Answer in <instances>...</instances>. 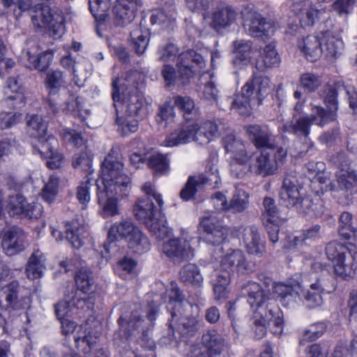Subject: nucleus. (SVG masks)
<instances>
[{
  "label": "nucleus",
  "instance_id": "obj_1",
  "mask_svg": "<svg viewBox=\"0 0 357 357\" xmlns=\"http://www.w3.org/2000/svg\"><path fill=\"white\" fill-rule=\"evenodd\" d=\"M301 190L302 188L298 185L294 178L291 176H286L280 191V201L282 204L288 208L294 207L304 215H321L324 212L322 202L317 199L313 202L310 197L305 196Z\"/></svg>",
  "mask_w": 357,
  "mask_h": 357
},
{
  "label": "nucleus",
  "instance_id": "obj_2",
  "mask_svg": "<svg viewBox=\"0 0 357 357\" xmlns=\"http://www.w3.org/2000/svg\"><path fill=\"white\" fill-rule=\"evenodd\" d=\"M271 91V82L265 75L253 73L252 78L242 87L241 94L236 96L231 103V109L241 115H248L252 105H259Z\"/></svg>",
  "mask_w": 357,
  "mask_h": 357
},
{
  "label": "nucleus",
  "instance_id": "obj_3",
  "mask_svg": "<svg viewBox=\"0 0 357 357\" xmlns=\"http://www.w3.org/2000/svg\"><path fill=\"white\" fill-rule=\"evenodd\" d=\"M327 258L333 264L334 273L344 280L354 278L357 268V247L337 241L328 243L326 247Z\"/></svg>",
  "mask_w": 357,
  "mask_h": 357
},
{
  "label": "nucleus",
  "instance_id": "obj_4",
  "mask_svg": "<svg viewBox=\"0 0 357 357\" xmlns=\"http://www.w3.org/2000/svg\"><path fill=\"white\" fill-rule=\"evenodd\" d=\"M204 58L195 50H189L178 55L177 71L169 64L164 65L161 71L167 86L185 84L195 73V65L202 66Z\"/></svg>",
  "mask_w": 357,
  "mask_h": 357
},
{
  "label": "nucleus",
  "instance_id": "obj_5",
  "mask_svg": "<svg viewBox=\"0 0 357 357\" xmlns=\"http://www.w3.org/2000/svg\"><path fill=\"white\" fill-rule=\"evenodd\" d=\"M312 114L311 115H304L299 118H292L291 122L284 124L282 130L284 132H289L296 135L298 137H303L305 139L304 148L301 152H307L313 146V143L309 138L310 133V127L313 123L319 126H323L331 121L333 119V114H328L323 107L317 105H310Z\"/></svg>",
  "mask_w": 357,
  "mask_h": 357
},
{
  "label": "nucleus",
  "instance_id": "obj_6",
  "mask_svg": "<svg viewBox=\"0 0 357 357\" xmlns=\"http://www.w3.org/2000/svg\"><path fill=\"white\" fill-rule=\"evenodd\" d=\"M137 72L129 73L120 83L121 86L122 106L128 116L144 118L149 113L151 102H148L137 91Z\"/></svg>",
  "mask_w": 357,
  "mask_h": 357
},
{
  "label": "nucleus",
  "instance_id": "obj_7",
  "mask_svg": "<svg viewBox=\"0 0 357 357\" xmlns=\"http://www.w3.org/2000/svg\"><path fill=\"white\" fill-rule=\"evenodd\" d=\"M101 187L119 188L121 195H126L130 190V178L123 173V164L114 150L105 157L101 166Z\"/></svg>",
  "mask_w": 357,
  "mask_h": 357
},
{
  "label": "nucleus",
  "instance_id": "obj_8",
  "mask_svg": "<svg viewBox=\"0 0 357 357\" xmlns=\"http://www.w3.org/2000/svg\"><path fill=\"white\" fill-rule=\"evenodd\" d=\"M145 197L139 199L135 203L133 211L136 218L145 225L160 215L163 205L161 195L155 191L152 184L145 183L142 187Z\"/></svg>",
  "mask_w": 357,
  "mask_h": 357
},
{
  "label": "nucleus",
  "instance_id": "obj_9",
  "mask_svg": "<svg viewBox=\"0 0 357 357\" xmlns=\"http://www.w3.org/2000/svg\"><path fill=\"white\" fill-rule=\"evenodd\" d=\"M224 148L227 153H231L230 171L236 178H242L246 174L245 166L252 162L253 153L247 151L245 144L230 133L222 139Z\"/></svg>",
  "mask_w": 357,
  "mask_h": 357
},
{
  "label": "nucleus",
  "instance_id": "obj_10",
  "mask_svg": "<svg viewBox=\"0 0 357 357\" xmlns=\"http://www.w3.org/2000/svg\"><path fill=\"white\" fill-rule=\"evenodd\" d=\"M31 17L36 29L48 28L55 38H59L64 33V17L53 11L48 6L36 5L31 8Z\"/></svg>",
  "mask_w": 357,
  "mask_h": 357
},
{
  "label": "nucleus",
  "instance_id": "obj_11",
  "mask_svg": "<svg viewBox=\"0 0 357 357\" xmlns=\"http://www.w3.org/2000/svg\"><path fill=\"white\" fill-rule=\"evenodd\" d=\"M312 271L315 281L311 282L304 296L307 305L315 307L323 303L322 294L329 284L331 266L326 263L314 261L312 264Z\"/></svg>",
  "mask_w": 357,
  "mask_h": 357
},
{
  "label": "nucleus",
  "instance_id": "obj_12",
  "mask_svg": "<svg viewBox=\"0 0 357 357\" xmlns=\"http://www.w3.org/2000/svg\"><path fill=\"white\" fill-rule=\"evenodd\" d=\"M241 17L244 26L248 29L250 35L253 37L270 36L275 30L274 23L262 17L254 11L250 5H245L241 10Z\"/></svg>",
  "mask_w": 357,
  "mask_h": 357
},
{
  "label": "nucleus",
  "instance_id": "obj_13",
  "mask_svg": "<svg viewBox=\"0 0 357 357\" xmlns=\"http://www.w3.org/2000/svg\"><path fill=\"white\" fill-rule=\"evenodd\" d=\"M97 196L100 206V213L103 218L112 217L119 214L118 206L119 200L127 197L130 192L126 195H121L119 188H102L97 181Z\"/></svg>",
  "mask_w": 357,
  "mask_h": 357
},
{
  "label": "nucleus",
  "instance_id": "obj_14",
  "mask_svg": "<svg viewBox=\"0 0 357 357\" xmlns=\"http://www.w3.org/2000/svg\"><path fill=\"white\" fill-rule=\"evenodd\" d=\"M292 12L299 17L302 26L313 25L318 20L326 15V8L314 6L310 0H292Z\"/></svg>",
  "mask_w": 357,
  "mask_h": 357
},
{
  "label": "nucleus",
  "instance_id": "obj_15",
  "mask_svg": "<svg viewBox=\"0 0 357 357\" xmlns=\"http://www.w3.org/2000/svg\"><path fill=\"white\" fill-rule=\"evenodd\" d=\"M234 57L232 66L237 70H242L254 63L258 54V49L252 42L246 40H236L232 43Z\"/></svg>",
  "mask_w": 357,
  "mask_h": 357
},
{
  "label": "nucleus",
  "instance_id": "obj_16",
  "mask_svg": "<svg viewBox=\"0 0 357 357\" xmlns=\"http://www.w3.org/2000/svg\"><path fill=\"white\" fill-rule=\"evenodd\" d=\"M222 273H245L251 271L250 265L243 251L240 249H229L222 257L220 269Z\"/></svg>",
  "mask_w": 357,
  "mask_h": 357
},
{
  "label": "nucleus",
  "instance_id": "obj_17",
  "mask_svg": "<svg viewBox=\"0 0 357 357\" xmlns=\"http://www.w3.org/2000/svg\"><path fill=\"white\" fill-rule=\"evenodd\" d=\"M192 238H176L162 245V252L174 263H181L194 257V250L190 241Z\"/></svg>",
  "mask_w": 357,
  "mask_h": 357
},
{
  "label": "nucleus",
  "instance_id": "obj_18",
  "mask_svg": "<svg viewBox=\"0 0 357 357\" xmlns=\"http://www.w3.org/2000/svg\"><path fill=\"white\" fill-rule=\"evenodd\" d=\"M272 149H261L253 153L252 162L248 165V171L257 176L264 177L277 173L276 162L272 158Z\"/></svg>",
  "mask_w": 357,
  "mask_h": 357
},
{
  "label": "nucleus",
  "instance_id": "obj_19",
  "mask_svg": "<svg viewBox=\"0 0 357 357\" xmlns=\"http://www.w3.org/2000/svg\"><path fill=\"white\" fill-rule=\"evenodd\" d=\"M200 225L204 230V239L207 243L220 244L227 236L228 231L222 221L214 215L202 218Z\"/></svg>",
  "mask_w": 357,
  "mask_h": 357
},
{
  "label": "nucleus",
  "instance_id": "obj_20",
  "mask_svg": "<svg viewBox=\"0 0 357 357\" xmlns=\"http://www.w3.org/2000/svg\"><path fill=\"white\" fill-rule=\"evenodd\" d=\"M142 6V0H116L112 9L114 22L120 26L130 24Z\"/></svg>",
  "mask_w": 357,
  "mask_h": 357
},
{
  "label": "nucleus",
  "instance_id": "obj_21",
  "mask_svg": "<svg viewBox=\"0 0 357 357\" xmlns=\"http://www.w3.org/2000/svg\"><path fill=\"white\" fill-rule=\"evenodd\" d=\"M244 129L248 139L257 149H272L274 147L273 135L267 126L254 124L245 126Z\"/></svg>",
  "mask_w": 357,
  "mask_h": 357
},
{
  "label": "nucleus",
  "instance_id": "obj_22",
  "mask_svg": "<svg viewBox=\"0 0 357 357\" xmlns=\"http://www.w3.org/2000/svg\"><path fill=\"white\" fill-rule=\"evenodd\" d=\"M24 232L19 227H13L5 231L1 244L6 254L12 256L22 251L24 248Z\"/></svg>",
  "mask_w": 357,
  "mask_h": 357
},
{
  "label": "nucleus",
  "instance_id": "obj_23",
  "mask_svg": "<svg viewBox=\"0 0 357 357\" xmlns=\"http://www.w3.org/2000/svg\"><path fill=\"white\" fill-rule=\"evenodd\" d=\"M243 241L249 254L261 257L266 251L265 242L261 239L258 227L251 225L245 227L243 232Z\"/></svg>",
  "mask_w": 357,
  "mask_h": 357
},
{
  "label": "nucleus",
  "instance_id": "obj_24",
  "mask_svg": "<svg viewBox=\"0 0 357 357\" xmlns=\"http://www.w3.org/2000/svg\"><path fill=\"white\" fill-rule=\"evenodd\" d=\"M98 333L89 330L87 324L80 325L74 336L76 347L84 354H89L95 349L98 342Z\"/></svg>",
  "mask_w": 357,
  "mask_h": 357
},
{
  "label": "nucleus",
  "instance_id": "obj_25",
  "mask_svg": "<svg viewBox=\"0 0 357 357\" xmlns=\"http://www.w3.org/2000/svg\"><path fill=\"white\" fill-rule=\"evenodd\" d=\"M257 56L254 67L260 72L278 66L280 62V56L273 44H268L261 51H258Z\"/></svg>",
  "mask_w": 357,
  "mask_h": 357
},
{
  "label": "nucleus",
  "instance_id": "obj_26",
  "mask_svg": "<svg viewBox=\"0 0 357 357\" xmlns=\"http://www.w3.org/2000/svg\"><path fill=\"white\" fill-rule=\"evenodd\" d=\"M321 42L323 53L328 60L333 61L342 54L344 43L338 35L327 31L323 33Z\"/></svg>",
  "mask_w": 357,
  "mask_h": 357
},
{
  "label": "nucleus",
  "instance_id": "obj_27",
  "mask_svg": "<svg viewBox=\"0 0 357 357\" xmlns=\"http://www.w3.org/2000/svg\"><path fill=\"white\" fill-rule=\"evenodd\" d=\"M196 126L193 124L183 126L172 132L162 142V145L166 147H173L195 142Z\"/></svg>",
  "mask_w": 357,
  "mask_h": 357
},
{
  "label": "nucleus",
  "instance_id": "obj_28",
  "mask_svg": "<svg viewBox=\"0 0 357 357\" xmlns=\"http://www.w3.org/2000/svg\"><path fill=\"white\" fill-rule=\"evenodd\" d=\"M137 229L138 227L131 219H123L111 226L107 233V241L112 243L116 242L119 238H121L128 241Z\"/></svg>",
  "mask_w": 357,
  "mask_h": 357
},
{
  "label": "nucleus",
  "instance_id": "obj_29",
  "mask_svg": "<svg viewBox=\"0 0 357 357\" xmlns=\"http://www.w3.org/2000/svg\"><path fill=\"white\" fill-rule=\"evenodd\" d=\"M242 294L248 297L252 308L261 307L269 299V293L257 282H248L242 289Z\"/></svg>",
  "mask_w": 357,
  "mask_h": 357
},
{
  "label": "nucleus",
  "instance_id": "obj_30",
  "mask_svg": "<svg viewBox=\"0 0 357 357\" xmlns=\"http://www.w3.org/2000/svg\"><path fill=\"white\" fill-rule=\"evenodd\" d=\"M176 17V11L174 2L172 0H168L161 8L153 10L151 22L152 24L167 27L174 22Z\"/></svg>",
  "mask_w": 357,
  "mask_h": 357
},
{
  "label": "nucleus",
  "instance_id": "obj_31",
  "mask_svg": "<svg viewBox=\"0 0 357 357\" xmlns=\"http://www.w3.org/2000/svg\"><path fill=\"white\" fill-rule=\"evenodd\" d=\"M144 320L141 319L138 312H133L131 316L127 319L121 317L119 319V330L116 333L122 339H128L132 335H134L135 331L139 333L140 331H144L143 324Z\"/></svg>",
  "mask_w": 357,
  "mask_h": 357
},
{
  "label": "nucleus",
  "instance_id": "obj_32",
  "mask_svg": "<svg viewBox=\"0 0 357 357\" xmlns=\"http://www.w3.org/2000/svg\"><path fill=\"white\" fill-rule=\"evenodd\" d=\"M201 344L210 356L220 355L227 347L224 339L213 329L204 333Z\"/></svg>",
  "mask_w": 357,
  "mask_h": 357
},
{
  "label": "nucleus",
  "instance_id": "obj_33",
  "mask_svg": "<svg viewBox=\"0 0 357 357\" xmlns=\"http://www.w3.org/2000/svg\"><path fill=\"white\" fill-rule=\"evenodd\" d=\"M340 87L341 85L336 82L327 83L321 90V96L328 108L326 112L328 114H333L331 121H334L336 117L335 112L338 109L337 96Z\"/></svg>",
  "mask_w": 357,
  "mask_h": 357
},
{
  "label": "nucleus",
  "instance_id": "obj_34",
  "mask_svg": "<svg viewBox=\"0 0 357 357\" xmlns=\"http://www.w3.org/2000/svg\"><path fill=\"white\" fill-rule=\"evenodd\" d=\"M322 42L315 36H308L298 43V47L306 59L310 61H316L323 53Z\"/></svg>",
  "mask_w": 357,
  "mask_h": 357
},
{
  "label": "nucleus",
  "instance_id": "obj_35",
  "mask_svg": "<svg viewBox=\"0 0 357 357\" xmlns=\"http://www.w3.org/2000/svg\"><path fill=\"white\" fill-rule=\"evenodd\" d=\"M47 258L45 255L40 250H35L30 256L26 273L27 277L31 280H36L40 278L46 268Z\"/></svg>",
  "mask_w": 357,
  "mask_h": 357
},
{
  "label": "nucleus",
  "instance_id": "obj_36",
  "mask_svg": "<svg viewBox=\"0 0 357 357\" xmlns=\"http://www.w3.org/2000/svg\"><path fill=\"white\" fill-rule=\"evenodd\" d=\"M236 16L237 13L231 6H221L213 13L212 24L216 29L227 27L235 22Z\"/></svg>",
  "mask_w": 357,
  "mask_h": 357
},
{
  "label": "nucleus",
  "instance_id": "obj_37",
  "mask_svg": "<svg viewBox=\"0 0 357 357\" xmlns=\"http://www.w3.org/2000/svg\"><path fill=\"white\" fill-rule=\"evenodd\" d=\"M66 238L71 245L78 249L83 245V238L86 233L84 225L77 219L66 223Z\"/></svg>",
  "mask_w": 357,
  "mask_h": 357
},
{
  "label": "nucleus",
  "instance_id": "obj_38",
  "mask_svg": "<svg viewBox=\"0 0 357 357\" xmlns=\"http://www.w3.org/2000/svg\"><path fill=\"white\" fill-rule=\"evenodd\" d=\"M193 125L196 126L195 142L199 144H207L219 135L218 126L212 121H206L200 126Z\"/></svg>",
  "mask_w": 357,
  "mask_h": 357
},
{
  "label": "nucleus",
  "instance_id": "obj_39",
  "mask_svg": "<svg viewBox=\"0 0 357 357\" xmlns=\"http://www.w3.org/2000/svg\"><path fill=\"white\" fill-rule=\"evenodd\" d=\"M93 303L89 301L86 297L73 298L70 302L61 301L55 305V314L59 319L63 320L68 314L71 306H76L78 309L83 310L91 309Z\"/></svg>",
  "mask_w": 357,
  "mask_h": 357
},
{
  "label": "nucleus",
  "instance_id": "obj_40",
  "mask_svg": "<svg viewBox=\"0 0 357 357\" xmlns=\"http://www.w3.org/2000/svg\"><path fill=\"white\" fill-rule=\"evenodd\" d=\"M179 277L183 283L196 287H199L203 282L200 271L194 264L185 265L180 271Z\"/></svg>",
  "mask_w": 357,
  "mask_h": 357
},
{
  "label": "nucleus",
  "instance_id": "obj_41",
  "mask_svg": "<svg viewBox=\"0 0 357 357\" xmlns=\"http://www.w3.org/2000/svg\"><path fill=\"white\" fill-rule=\"evenodd\" d=\"M75 283L77 289L84 294L93 292L94 280L90 269L82 267L76 273Z\"/></svg>",
  "mask_w": 357,
  "mask_h": 357
},
{
  "label": "nucleus",
  "instance_id": "obj_42",
  "mask_svg": "<svg viewBox=\"0 0 357 357\" xmlns=\"http://www.w3.org/2000/svg\"><path fill=\"white\" fill-rule=\"evenodd\" d=\"M36 138L37 142L33 145L34 152L40 153L43 158L57 149L59 146L57 139L52 135H36Z\"/></svg>",
  "mask_w": 357,
  "mask_h": 357
},
{
  "label": "nucleus",
  "instance_id": "obj_43",
  "mask_svg": "<svg viewBox=\"0 0 357 357\" xmlns=\"http://www.w3.org/2000/svg\"><path fill=\"white\" fill-rule=\"evenodd\" d=\"M127 242L129 248L139 255L148 252L151 248L148 237L139 228Z\"/></svg>",
  "mask_w": 357,
  "mask_h": 357
},
{
  "label": "nucleus",
  "instance_id": "obj_44",
  "mask_svg": "<svg viewBox=\"0 0 357 357\" xmlns=\"http://www.w3.org/2000/svg\"><path fill=\"white\" fill-rule=\"evenodd\" d=\"M336 181L340 189L349 190L357 186V174L353 169L342 168L336 173Z\"/></svg>",
  "mask_w": 357,
  "mask_h": 357
},
{
  "label": "nucleus",
  "instance_id": "obj_45",
  "mask_svg": "<svg viewBox=\"0 0 357 357\" xmlns=\"http://www.w3.org/2000/svg\"><path fill=\"white\" fill-rule=\"evenodd\" d=\"M146 226L149 231L159 239H164L169 236L172 233V229L167 227V221L161 214L152 220V221Z\"/></svg>",
  "mask_w": 357,
  "mask_h": 357
},
{
  "label": "nucleus",
  "instance_id": "obj_46",
  "mask_svg": "<svg viewBox=\"0 0 357 357\" xmlns=\"http://www.w3.org/2000/svg\"><path fill=\"white\" fill-rule=\"evenodd\" d=\"M130 39L132 48L136 54H142L149 43V37L148 33L143 32L141 28L136 26L130 31Z\"/></svg>",
  "mask_w": 357,
  "mask_h": 357
},
{
  "label": "nucleus",
  "instance_id": "obj_47",
  "mask_svg": "<svg viewBox=\"0 0 357 357\" xmlns=\"http://www.w3.org/2000/svg\"><path fill=\"white\" fill-rule=\"evenodd\" d=\"M111 0H89L90 10L97 21L105 22L109 18L108 10Z\"/></svg>",
  "mask_w": 357,
  "mask_h": 357
},
{
  "label": "nucleus",
  "instance_id": "obj_48",
  "mask_svg": "<svg viewBox=\"0 0 357 357\" xmlns=\"http://www.w3.org/2000/svg\"><path fill=\"white\" fill-rule=\"evenodd\" d=\"M352 215L349 212H343L339 218V235L346 239H350L357 232V228L353 226Z\"/></svg>",
  "mask_w": 357,
  "mask_h": 357
},
{
  "label": "nucleus",
  "instance_id": "obj_49",
  "mask_svg": "<svg viewBox=\"0 0 357 357\" xmlns=\"http://www.w3.org/2000/svg\"><path fill=\"white\" fill-rule=\"evenodd\" d=\"M46 88L50 95H56L61 88L66 86L63 74L59 70H53L47 75Z\"/></svg>",
  "mask_w": 357,
  "mask_h": 357
},
{
  "label": "nucleus",
  "instance_id": "obj_50",
  "mask_svg": "<svg viewBox=\"0 0 357 357\" xmlns=\"http://www.w3.org/2000/svg\"><path fill=\"white\" fill-rule=\"evenodd\" d=\"M299 83L302 89L307 93L316 91L322 84V77L313 73H305L301 75Z\"/></svg>",
  "mask_w": 357,
  "mask_h": 357
},
{
  "label": "nucleus",
  "instance_id": "obj_51",
  "mask_svg": "<svg viewBox=\"0 0 357 357\" xmlns=\"http://www.w3.org/2000/svg\"><path fill=\"white\" fill-rule=\"evenodd\" d=\"M195 176L202 186L208 185L213 188H218L221 183L219 171L218 168L213 165L210 166L204 173Z\"/></svg>",
  "mask_w": 357,
  "mask_h": 357
},
{
  "label": "nucleus",
  "instance_id": "obj_52",
  "mask_svg": "<svg viewBox=\"0 0 357 357\" xmlns=\"http://www.w3.org/2000/svg\"><path fill=\"white\" fill-rule=\"evenodd\" d=\"M215 279L213 280V291L215 299L220 301L227 296V287L230 282L229 274H224L221 271H218L215 275Z\"/></svg>",
  "mask_w": 357,
  "mask_h": 357
},
{
  "label": "nucleus",
  "instance_id": "obj_53",
  "mask_svg": "<svg viewBox=\"0 0 357 357\" xmlns=\"http://www.w3.org/2000/svg\"><path fill=\"white\" fill-rule=\"evenodd\" d=\"M249 204V195L245 190L236 188L235 193L229 202V209L235 212L244 211Z\"/></svg>",
  "mask_w": 357,
  "mask_h": 357
},
{
  "label": "nucleus",
  "instance_id": "obj_54",
  "mask_svg": "<svg viewBox=\"0 0 357 357\" xmlns=\"http://www.w3.org/2000/svg\"><path fill=\"white\" fill-rule=\"evenodd\" d=\"M26 204L25 198L20 195H10L6 205V210L10 216L22 215Z\"/></svg>",
  "mask_w": 357,
  "mask_h": 357
},
{
  "label": "nucleus",
  "instance_id": "obj_55",
  "mask_svg": "<svg viewBox=\"0 0 357 357\" xmlns=\"http://www.w3.org/2000/svg\"><path fill=\"white\" fill-rule=\"evenodd\" d=\"M73 166L75 169H79L91 174L93 170L92 167V157L89 152L87 151H82L79 153L75 154L73 160Z\"/></svg>",
  "mask_w": 357,
  "mask_h": 357
},
{
  "label": "nucleus",
  "instance_id": "obj_56",
  "mask_svg": "<svg viewBox=\"0 0 357 357\" xmlns=\"http://www.w3.org/2000/svg\"><path fill=\"white\" fill-rule=\"evenodd\" d=\"M59 178L55 176H50L42 190L43 199L49 204H52L58 194Z\"/></svg>",
  "mask_w": 357,
  "mask_h": 357
},
{
  "label": "nucleus",
  "instance_id": "obj_57",
  "mask_svg": "<svg viewBox=\"0 0 357 357\" xmlns=\"http://www.w3.org/2000/svg\"><path fill=\"white\" fill-rule=\"evenodd\" d=\"M149 167L157 174H163L168 170L169 162L167 156L161 153H154L148 160Z\"/></svg>",
  "mask_w": 357,
  "mask_h": 357
},
{
  "label": "nucleus",
  "instance_id": "obj_58",
  "mask_svg": "<svg viewBox=\"0 0 357 357\" xmlns=\"http://www.w3.org/2000/svg\"><path fill=\"white\" fill-rule=\"evenodd\" d=\"M325 331L326 325L324 323L319 322L310 325L304 331L302 338L300 340L301 344H304L305 342L314 341L321 337Z\"/></svg>",
  "mask_w": 357,
  "mask_h": 357
},
{
  "label": "nucleus",
  "instance_id": "obj_59",
  "mask_svg": "<svg viewBox=\"0 0 357 357\" xmlns=\"http://www.w3.org/2000/svg\"><path fill=\"white\" fill-rule=\"evenodd\" d=\"M264 211L262 213L263 221H278L280 218L279 211L275 205V200L269 197H266L263 202Z\"/></svg>",
  "mask_w": 357,
  "mask_h": 357
},
{
  "label": "nucleus",
  "instance_id": "obj_60",
  "mask_svg": "<svg viewBox=\"0 0 357 357\" xmlns=\"http://www.w3.org/2000/svg\"><path fill=\"white\" fill-rule=\"evenodd\" d=\"M92 186L91 181L86 176L77 188V199L84 207H86L91 201L90 191Z\"/></svg>",
  "mask_w": 357,
  "mask_h": 357
},
{
  "label": "nucleus",
  "instance_id": "obj_61",
  "mask_svg": "<svg viewBox=\"0 0 357 357\" xmlns=\"http://www.w3.org/2000/svg\"><path fill=\"white\" fill-rule=\"evenodd\" d=\"M202 187L195 176H190L185 187L180 192V197L184 201L192 199L199 188Z\"/></svg>",
  "mask_w": 357,
  "mask_h": 357
},
{
  "label": "nucleus",
  "instance_id": "obj_62",
  "mask_svg": "<svg viewBox=\"0 0 357 357\" xmlns=\"http://www.w3.org/2000/svg\"><path fill=\"white\" fill-rule=\"evenodd\" d=\"M27 126L32 129L33 132L31 135L36 137V135L47 134V123L42 117L38 114L33 115L27 121Z\"/></svg>",
  "mask_w": 357,
  "mask_h": 357
},
{
  "label": "nucleus",
  "instance_id": "obj_63",
  "mask_svg": "<svg viewBox=\"0 0 357 357\" xmlns=\"http://www.w3.org/2000/svg\"><path fill=\"white\" fill-rule=\"evenodd\" d=\"M296 288H298V287H294L284 284H277L274 286L273 292L282 298H289V301H296V298L299 297Z\"/></svg>",
  "mask_w": 357,
  "mask_h": 357
},
{
  "label": "nucleus",
  "instance_id": "obj_64",
  "mask_svg": "<svg viewBox=\"0 0 357 357\" xmlns=\"http://www.w3.org/2000/svg\"><path fill=\"white\" fill-rule=\"evenodd\" d=\"M174 102L175 106L183 112V116L185 119H188L187 115L191 114L195 111V103L189 97L175 96Z\"/></svg>",
  "mask_w": 357,
  "mask_h": 357
}]
</instances>
